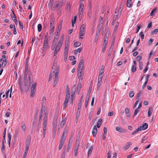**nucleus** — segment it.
Here are the masks:
<instances>
[{
  "label": "nucleus",
  "mask_w": 158,
  "mask_h": 158,
  "mask_svg": "<svg viewBox=\"0 0 158 158\" xmlns=\"http://www.w3.org/2000/svg\"><path fill=\"white\" fill-rule=\"evenodd\" d=\"M63 4V2H59L56 4V8L58 7L59 8H60L62 6Z\"/></svg>",
  "instance_id": "bb28decb"
},
{
  "label": "nucleus",
  "mask_w": 158,
  "mask_h": 158,
  "mask_svg": "<svg viewBox=\"0 0 158 158\" xmlns=\"http://www.w3.org/2000/svg\"><path fill=\"white\" fill-rule=\"evenodd\" d=\"M104 66L102 65L101 67V70L99 72V76L98 79V88H99L101 85L102 78L103 77V73H104Z\"/></svg>",
  "instance_id": "f03ea898"
},
{
  "label": "nucleus",
  "mask_w": 158,
  "mask_h": 158,
  "mask_svg": "<svg viewBox=\"0 0 158 158\" xmlns=\"http://www.w3.org/2000/svg\"><path fill=\"white\" fill-rule=\"evenodd\" d=\"M84 60L82 59L80 61L79 65L77 71L82 72V69L84 67Z\"/></svg>",
  "instance_id": "6e6552de"
},
{
  "label": "nucleus",
  "mask_w": 158,
  "mask_h": 158,
  "mask_svg": "<svg viewBox=\"0 0 158 158\" xmlns=\"http://www.w3.org/2000/svg\"><path fill=\"white\" fill-rule=\"evenodd\" d=\"M65 139V136L62 135L60 143H64Z\"/></svg>",
  "instance_id": "7c9ffc66"
},
{
  "label": "nucleus",
  "mask_w": 158,
  "mask_h": 158,
  "mask_svg": "<svg viewBox=\"0 0 158 158\" xmlns=\"http://www.w3.org/2000/svg\"><path fill=\"white\" fill-rule=\"evenodd\" d=\"M153 40H154L153 39H152V38L150 39L148 41V44L149 45H150L152 43V42H153Z\"/></svg>",
  "instance_id": "bf43d9fd"
},
{
  "label": "nucleus",
  "mask_w": 158,
  "mask_h": 158,
  "mask_svg": "<svg viewBox=\"0 0 158 158\" xmlns=\"http://www.w3.org/2000/svg\"><path fill=\"white\" fill-rule=\"evenodd\" d=\"M106 45H103V48L102 49V52H104L106 50Z\"/></svg>",
  "instance_id": "603ef678"
},
{
  "label": "nucleus",
  "mask_w": 158,
  "mask_h": 158,
  "mask_svg": "<svg viewBox=\"0 0 158 158\" xmlns=\"http://www.w3.org/2000/svg\"><path fill=\"white\" fill-rule=\"evenodd\" d=\"M79 145L80 141L77 139L75 143V148L74 150V156L76 157L77 156V155Z\"/></svg>",
  "instance_id": "20e7f679"
},
{
  "label": "nucleus",
  "mask_w": 158,
  "mask_h": 158,
  "mask_svg": "<svg viewBox=\"0 0 158 158\" xmlns=\"http://www.w3.org/2000/svg\"><path fill=\"white\" fill-rule=\"evenodd\" d=\"M139 35L141 36V40H142L143 39L144 37V34H143V32H141L139 33Z\"/></svg>",
  "instance_id": "49530a36"
},
{
  "label": "nucleus",
  "mask_w": 158,
  "mask_h": 158,
  "mask_svg": "<svg viewBox=\"0 0 158 158\" xmlns=\"http://www.w3.org/2000/svg\"><path fill=\"white\" fill-rule=\"evenodd\" d=\"M24 85L25 86H27L28 87L30 86V84L29 83H28V81H24Z\"/></svg>",
  "instance_id": "5fc2aeb1"
},
{
  "label": "nucleus",
  "mask_w": 158,
  "mask_h": 158,
  "mask_svg": "<svg viewBox=\"0 0 158 158\" xmlns=\"http://www.w3.org/2000/svg\"><path fill=\"white\" fill-rule=\"evenodd\" d=\"M19 25L20 26V27L21 29L23 30V23L20 21H19Z\"/></svg>",
  "instance_id": "37998d69"
},
{
  "label": "nucleus",
  "mask_w": 158,
  "mask_h": 158,
  "mask_svg": "<svg viewBox=\"0 0 158 158\" xmlns=\"http://www.w3.org/2000/svg\"><path fill=\"white\" fill-rule=\"evenodd\" d=\"M141 27V25L139 24L137 25V28L136 30V33H137L139 31Z\"/></svg>",
  "instance_id": "864d4df0"
},
{
  "label": "nucleus",
  "mask_w": 158,
  "mask_h": 158,
  "mask_svg": "<svg viewBox=\"0 0 158 158\" xmlns=\"http://www.w3.org/2000/svg\"><path fill=\"white\" fill-rule=\"evenodd\" d=\"M64 35H62L61 36L60 39L58 42H60L61 43H63V41L64 40Z\"/></svg>",
  "instance_id": "4d7b16f0"
},
{
  "label": "nucleus",
  "mask_w": 158,
  "mask_h": 158,
  "mask_svg": "<svg viewBox=\"0 0 158 158\" xmlns=\"http://www.w3.org/2000/svg\"><path fill=\"white\" fill-rule=\"evenodd\" d=\"M68 101H69L68 100H65L63 104V108H64L67 106Z\"/></svg>",
  "instance_id": "c9c22d12"
},
{
  "label": "nucleus",
  "mask_w": 158,
  "mask_h": 158,
  "mask_svg": "<svg viewBox=\"0 0 158 158\" xmlns=\"http://www.w3.org/2000/svg\"><path fill=\"white\" fill-rule=\"evenodd\" d=\"M102 123V119L101 118L99 119L97 123V127L98 128H99Z\"/></svg>",
  "instance_id": "393cba45"
},
{
  "label": "nucleus",
  "mask_w": 158,
  "mask_h": 158,
  "mask_svg": "<svg viewBox=\"0 0 158 158\" xmlns=\"http://www.w3.org/2000/svg\"><path fill=\"white\" fill-rule=\"evenodd\" d=\"M134 95V93L133 91H131L129 94V96L131 98H132Z\"/></svg>",
  "instance_id": "8fccbe9b"
},
{
  "label": "nucleus",
  "mask_w": 158,
  "mask_h": 158,
  "mask_svg": "<svg viewBox=\"0 0 158 158\" xmlns=\"http://www.w3.org/2000/svg\"><path fill=\"white\" fill-rule=\"evenodd\" d=\"M141 127H139L138 128H137L132 133L131 135H133L136 133H137V132H138L139 131H141Z\"/></svg>",
  "instance_id": "4be33fe9"
},
{
  "label": "nucleus",
  "mask_w": 158,
  "mask_h": 158,
  "mask_svg": "<svg viewBox=\"0 0 158 158\" xmlns=\"http://www.w3.org/2000/svg\"><path fill=\"white\" fill-rule=\"evenodd\" d=\"M67 129L65 127L64 129V132H63V134L62 135H63L65 136V135L67 133Z\"/></svg>",
  "instance_id": "680f3d73"
},
{
  "label": "nucleus",
  "mask_w": 158,
  "mask_h": 158,
  "mask_svg": "<svg viewBox=\"0 0 158 158\" xmlns=\"http://www.w3.org/2000/svg\"><path fill=\"white\" fill-rule=\"evenodd\" d=\"M81 82H79L77 85V90L76 93L77 94H78L80 93V91L81 90Z\"/></svg>",
  "instance_id": "dca6fc26"
},
{
  "label": "nucleus",
  "mask_w": 158,
  "mask_h": 158,
  "mask_svg": "<svg viewBox=\"0 0 158 158\" xmlns=\"http://www.w3.org/2000/svg\"><path fill=\"white\" fill-rule=\"evenodd\" d=\"M102 21H99V24L98 26V31H101L102 27Z\"/></svg>",
  "instance_id": "aec40b11"
},
{
  "label": "nucleus",
  "mask_w": 158,
  "mask_h": 158,
  "mask_svg": "<svg viewBox=\"0 0 158 158\" xmlns=\"http://www.w3.org/2000/svg\"><path fill=\"white\" fill-rule=\"evenodd\" d=\"M63 43H61L60 42H58L57 44H56V47L54 51V56H55L58 52L60 50V48L62 47V45Z\"/></svg>",
  "instance_id": "423d86ee"
},
{
  "label": "nucleus",
  "mask_w": 158,
  "mask_h": 158,
  "mask_svg": "<svg viewBox=\"0 0 158 158\" xmlns=\"http://www.w3.org/2000/svg\"><path fill=\"white\" fill-rule=\"evenodd\" d=\"M147 139V136H145L144 137H143L142 139V140H141V142L142 143H143L144 142L145 140H146V139Z\"/></svg>",
  "instance_id": "e2e57ef3"
},
{
  "label": "nucleus",
  "mask_w": 158,
  "mask_h": 158,
  "mask_svg": "<svg viewBox=\"0 0 158 158\" xmlns=\"http://www.w3.org/2000/svg\"><path fill=\"white\" fill-rule=\"evenodd\" d=\"M152 108L151 107H149L148 111V116L149 117L152 113Z\"/></svg>",
  "instance_id": "a878e982"
},
{
  "label": "nucleus",
  "mask_w": 158,
  "mask_h": 158,
  "mask_svg": "<svg viewBox=\"0 0 158 158\" xmlns=\"http://www.w3.org/2000/svg\"><path fill=\"white\" fill-rule=\"evenodd\" d=\"M77 17L76 16H75L74 17V19L73 21H72V26H73L74 24L76 22V20L77 19Z\"/></svg>",
  "instance_id": "09e8293b"
},
{
  "label": "nucleus",
  "mask_w": 158,
  "mask_h": 158,
  "mask_svg": "<svg viewBox=\"0 0 158 158\" xmlns=\"http://www.w3.org/2000/svg\"><path fill=\"white\" fill-rule=\"evenodd\" d=\"M8 141H10L11 138V135L10 133L8 134Z\"/></svg>",
  "instance_id": "0e129e2a"
},
{
  "label": "nucleus",
  "mask_w": 158,
  "mask_h": 158,
  "mask_svg": "<svg viewBox=\"0 0 158 158\" xmlns=\"http://www.w3.org/2000/svg\"><path fill=\"white\" fill-rule=\"evenodd\" d=\"M107 158H111V152L109 151L107 154Z\"/></svg>",
  "instance_id": "052dcab7"
},
{
  "label": "nucleus",
  "mask_w": 158,
  "mask_h": 158,
  "mask_svg": "<svg viewBox=\"0 0 158 158\" xmlns=\"http://www.w3.org/2000/svg\"><path fill=\"white\" fill-rule=\"evenodd\" d=\"M6 128L3 131V139H4V141H5V137L6 135Z\"/></svg>",
  "instance_id": "c03bdc74"
},
{
  "label": "nucleus",
  "mask_w": 158,
  "mask_h": 158,
  "mask_svg": "<svg viewBox=\"0 0 158 158\" xmlns=\"http://www.w3.org/2000/svg\"><path fill=\"white\" fill-rule=\"evenodd\" d=\"M71 145H72V143H69V144L68 145L67 148V149L66 150L67 152H69V150L71 148Z\"/></svg>",
  "instance_id": "58836bf2"
},
{
  "label": "nucleus",
  "mask_w": 158,
  "mask_h": 158,
  "mask_svg": "<svg viewBox=\"0 0 158 158\" xmlns=\"http://www.w3.org/2000/svg\"><path fill=\"white\" fill-rule=\"evenodd\" d=\"M30 143H31L30 139L28 137H27V139L26 144L30 145Z\"/></svg>",
  "instance_id": "4c0bfd02"
},
{
  "label": "nucleus",
  "mask_w": 158,
  "mask_h": 158,
  "mask_svg": "<svg viewBox=\"0 0 158 158\" xmlns=\"http://www.w3.org/2000/svg\"><path fill=\"white\" fill-rule=\"evenodd\" d=\"M69 38H67L66 39L65 43V52L64 53L68 51L69 48Z\"/></svg>",
  "instance_id": "0eeeda50"
},
{
  "label": "nucleus",
  "mask_w": 158,
  "mask_h": 158,
  "mask_svg": "<svg viewBox=\"0 0 158 158\" xmlns=\"http://www.w3.org/2000/svg\"><path fill=\"white\" fill-rule=\"evenodd\" d=\"M100 31H97L96 32V36L95 38V42L97 41H98V38L99 35L100 34Z\"/></svg>",
  "instance_id": "5701e85b"
},
{
  "label": "nucleus",
  "mask_w": 158,
  "mask_h": 158,
  "mask_svg": "<svg viewBox=\"0 0 158 158\" xmlns=\"http://www.w3.org/2000/svg\"><path fill=\"white\" fill-rule=\"evenodd\" d=\"M46 98L45 97H43L42 101V109L43 108V107H45V105H46Z\"/></svg>",
  "instance_id": "a211bd4d"
},
{
  "label": "nucleus",
  "mask_w": 158,
  "mask_h": 158,
  "mask_svg": "<svg viewBox=\"0 0 158 158\" xmlns=\"http://www.w3.org/2000/svg\"><path fill=\"white\" fill-rule=\"evenodd\" d=\"M60 66L57 64V60L56 59L53 62L52 66L50 73L49 80L52 79V77H54L53 87H55L59 81L58 74L59 72Z\"/></svg>",
  "instance_id": "f257e3e1"
},
{
  "label": "nucleus",
  "mask_w": 158,
  "mask_h": 158,
  "mask_svg": "<svg viewBox=\"0 0 158 158\" xmlns=\"http://www.w3.org/2000/svg\"><path fill=\"white\" fill-rule=\"evenodd\" d=\"M89 97H90V93L88 92L87 94V96L86 97V101H85V108L87 107V106L88 104V102H89Z\"/></svg>",
  "instance_id": "4468645a"
},
{
  "label": "nucleus",
  "mask_w": 158,
  "mask_h": 158,
  "mask_svg": "<svg viewBox=\"0 0 158 158\" xmlns=\"http://www.w3.org/2000/svg\"><path fill=\"white\" fill-rule=\"evenodd\" d=\"M141 127V131L142 130H144L146 129L148 127V124L146 123H143L142 126H139Z\"/></svg>",
  "instance_id": "6ab92c4d"
},
{
  "label": "nucleus",
  "mask_w": 158,
  "mask_h": 158,
  "mask_svg": "<svg viewBox=\"0 0 158 158\" xmlns=\"http://www.w3.org/2000/svg\"><path fill=\"white\" fill-rule=\"evenodd\" d=\"M108 39H105L103 44L106 45L108 42Z\"/></svg>",
  "instance_id": "69168bd1"
},
{
  "label": "nucleus",
  "mask_w": 158,
  "mask_h": 158,
  "mask_svg": "<svg viewBox=\"0 0 158 158\" xmlns=\"http://www.w3.org/2000/svg\"><path fill=\"white\" fill-rule=\"evenodd\" d=\"M7 63V61L6 59L4 60L2 63V67H5Z\"/></svg>",
  "instance_id": "e433bc0d"
},
{
  "label": "nucleus",
  "mask_w": 158,
  "mask_h": 158,
  "mask_svg": "<svg viewBox=\"0 0 158 158\" xmlns=\"http://www.w3.org/2000/svg\"><path fill=\"white\" fill-rule=\"evenodd\" d=\"M81 44V43L80 42H77L74 44V47H77L80 46Z\"/></svg>",
  "instance_id": "f704fd0d"
},
{
  "label": "nucleus",
  "mask_w": 158,
  "mask_h": 158,
  "mask_svg": "<svg viewBox=\"0 0 158 158\" xmlns=\"http://www.w3.org/2000/svg\"><path fill=\"white\" fill-rule=\"evenodd\" d=\"M69 58L70 60H73L75 59V57L74 56H69Z\"/></svg>",
  "instance_id": "338daca9"
},
{
  "label": "nucleus",
  "mask_w": 158,
  "mask_h": 158,
  "mask_svg": "<svg viewBox=\"0 0 158 158\" xmlns=\"http://www.w3.org/2000/svg\"><path fill=\"white\" fill-rule=\"evenodd\" d=\"M35 90H31V93L30 94V96L31 97H33L35 95Z\"/></svg>",
  "instance_id": "79ce46f5"
},
{
  "label": "nucleus",
  "mask_w": 158,
  "mask_h": 158,
  "mask_svg": "<svg viewBox=\"0 0 158 158\" xmlns=\"http://www.w3.org/2000/svg\"><path fill=\"white\" fill-rule=\"evenodd\" d=\"M82 50V48H78L77 50H76L74 51V53L75 54H77L78 52L80 53L81 52V51Z\"/></svg>",
  "instance_id": "2f4dec72"
},
{
  "label": "nucleus",
  "mask_w": 158,
  "mask_h": 158,
  "mask_svg": "<svg viewBox=\"0 0 158 158\" xmlns=\"http://www.w3.org/2000/svg\"><path fill=\"white\" fill-rule=\"evenodd\" d=\"M55 19L54 18L51 17L50 19V22L54 23Z\"/></svg>",
  "instance_id": "774afa93"
},
{
  "label": "nucleus",
  "mask_w": 158,
  "mask_h": 158,
  "mask_svg": "<svg viewBox=\"0 0 158 158\" xmlns=\"http://www.w3.org/2000/svg\"><path fill=\"white\" fill-rule=\"evenodd\" d=\"M131 70L132 72L133 73L135 72L136 70V63L135 61L133 62V64L132 66Z\"/></svg>",
  "instance_id": "f8f14e48"
},
{
  "label": "nucleus",
  "mask_w": 158,
  "mask_h": 158,
  "mask_svg": "<svg viewBox=\"0 0 158 158\" xmlns=\"http://www.w3.org/2000/svg\"><path fill=\"white\" fill-rule=\"evenodd\" d=\"M143 64L142 62H139V67L140 70H142L143 69Z\"/></svg>",
  "instance_id": "de8ad7c7"
},
{
  "label": "nucleus",
  "mask_w": 158,
  "mask_h": 158,
  "mask_svg": "<svg viewBox=\"0 0 158 158\" xmlns=\"http://www.w3.org/2000/svg\"><path fill=\"white\" fill-rule=\"evenodd\" d=\"M28 78L29 80V83H30V84H31V83H32L33 82V79L31 78L30 76H28Z\"/></svg>",
  "instance_id": "13d9d810"
},
{
  "label": "nucleus",
  "mask_w": 158,
  "mask_h": 158,
  "mask_svg": "<svg viewBox=\"0 0 158 158\" xmlns=\"http://www.w3.org/2000/svg\"><path fill=\"white\" fill-rule=\"evenodd\" d=\"M97 133V129L96 128V125H95L94 127V128L93 130L92 133L94 137L96 136V135Z\"/></svg>",
  "instance_id": "2eb2a0df"
},
{
  "label": "nucleus",
  "mask_w": 158,
  "mask_h": 158,
  "mask_svg": "<svg viewBox=\"0 0 158 158\" xmlns=\"http://www.w3.org/2000/svg\"><path fill=\"white\" fill-rule=\"evenodd\" d=\"M36 83L34 82L32 85L31 87V90H35Z\"/></svg>",
  "instance_id": "c756f323"
},
{
  "label": "nucleus",
  "mask_w": 158,
  "mask_h": 158,
  "mask_svg": "<svg viewBox=\"0 0 158 158\" xmlns=\"http://www.w3.org/2000/svg\"><path fill=\"white\" fill-rule=\"evenodd\" d=\"M127 6L129 8L131 7V0H127Z\"/></svg>",
  "instance_id": "b1692460"
},
{
  "label": "nucleus",
  "mask_w": 158,
  "mask_h": 158,
  "mask_svg": "<svg viewBox=\"0 0 158 158\" xmlns=\"http://www.w3.org/2000/svg\"><path fill=\"white\" fill-rule=\"evenodd\" d=\"M51 29H50V31L51 32L50 33V34L52 33V34L53 33L54 31V29H55V26L54 25H53V26H52V27H50Z\"/></svg>",
  "instance_id": "a18cd8bd"
},
{
  "label": "nucleus",
  "mask_w": 158,
  "mask_h": 158,
  "mask_svg": "<svg viewBox=\"0 0 158 158\" xmlns=\"http://www.w3.org/2000/svg\"><path fill=\"white\" fill-rule=\"evenodd\" d=\"M85 26L84 24L82 25L80 29V31L79 33V38L80 39H83V36L85 33Z\"/></svg>",
  "instance_id": "7ed1b4c3"
},
{
  "label": "nucleus",
  "mask_w": 158,
  "mask_h": 158,
  "mask_svg": "<svg viewBox=\"0 0 158 158\" xmlns=\"http://www.w3.org/2000/svg\"><path fill=\"white\" fill-rule=\"evenodd\" d=\"M142 58V57L141 56H138L136 58V60L137 61H138L139 62H140V60Z\"/></svg>",
  "instance_id": "6e6d98bb"
},
{
  "label": "nucleus",
  "mask_w": 158,
  "mask_h": 158,
  "mask_svg": "<svg viewBox=\"0 0 158 158\" xmlns=\"http://www.w3.org/2000/svg\"><path fill=\"white\" fill-rule=\"evenodd\" d=\"M156 11L157 8L153 9L151 12L150 15L151 16L154 15L156 13Z\"/></svg>",
  "instance_id": "412c9836"
},
{
  "label": "nucleus",
  "mask_w": 158,
  "mask_h": 158,
  "mask_svg": "<svg viewBox=\"0 0 158 158\" xmlns=\"http://www.w3.org/2000/svg\"><path fill=\"white\" fill-rule=\"evenodd\" d=\"M84 73L82 72L77 71L78 78L79 79V82H81L83 79Z\"/></svg>",
  "instance_id": "1a4fd4ad"
},
{
  "label": "nucleus",
  "mask_w": 158,
  "mask_h": 158,
  "mask_svg": "<svg viewBox=\"0 0 158 158\" xmlns=\"http://www.w3.org/2000/svg\"><path fill=\"white\" fill-rule=\"evenodd\" d=\"M19 131L18 129H17L15 130V133L14 135V137L15 138H16L18 135Z\"/></svg>",
  "instance_id": "cd10ccee"
},
{
  "label": "nucleus",
  "mask_w": 158,
  "mask_h": 158,
  "mask_svg": "<svg viewBox=\"0 0 158 158\" xmlns=\"http://www.w3.org/2000/svg\"><path fill=\"white\" fill-rule=\"evenodd\" d=\"M53 2V1L52 0H50L49 3L48 5V7L49 8L52 7V3Z\"/></svg>",
  "instance_id": "ea45409f"
},
{
  "label": "nucleus",
  "mask_w": 158,
  "mask_h": 158,
  "mask_svg": "<svg viewBox=\"0 0 158 158\" xmlns=\"http://www.w3.org/2000/svg\"><path fill=\"white\" fill-rule=\"evenodd\" d=\"M48 41L46 40H44V44L43 48V53L46 50L48 47Z\"/></svg>",
  "instance_id": "9d476101"
},
{
  "label": "nucleus",
  "mask_w": 158,
  "mask_h": 158,
  "mask_svg": "<svg viewBox=\"0 0 158 158\" xmlns=\"http://www.w3.org/2000/svg\"><path fill=\"white\" fill-rule=\"evenodd\" d=\"M12 92V87L10 89H8L7 90H6V98H7L8 97V95L9 93H10L9 94V97L11 98V93Z\"/></svg>",
  "instance_id": "9b49d317"
},
{
  "label": "nucleus",
  "mask_w": 158,
  "mask_h": 158,
  "mask_svg": "<svg viewBox=\"0 0 158 158\" xmlns=\"http://www.w3.org/2000/svg\"><path fill=\"white\" fill-rule=\"evenodd\" d=\"M37 28L38 31L39 32L40 31L42 30V28L41 25L40 24H38L37 26Z\"/></svg>",
  "instance_id": "a19ab883"
},
{
  "label": "nucleus",
  "mask_w": 158,
  "mask_h": 158,
  "mask_svg": "<svg viewBox=\"0 0 158 158\" xmlns=\"http://www.w3.org/2000/svg\"><path fill=\"white\" fill-rule=\"evenodd\" d=\"M137 109H136L135 110L134 113L133 114V117L135 116L139 112V110H138Z\"/></svg>",
  "instance_id": "3c124183"
},
{
  "label": "nucleus",
  "mask_w": 158,
  "mask_h": 158,
  "mask_svg": "<svg viewBox=\"0 0 158 158\" xmlns=\"http://www.w3.org/2000/svg\"><path fill=\"white\" fill-rule=\"evenodd\" d=\"M93 147L92 146H91L89 148L88 152V155L89 156V154H91L93 149Z\"/></svg>",
  "instance_id": "c85d7f7f"
},
{
  "label": "nucleus",
  "mask_w": 158,
  "mask_h": 158,
  "mask_svg": "<svg viewBox=\"0 0 158 158\" xmlns=\"http://www.w3.org/2000/svg\"><path fill=\"white\" fill-rule=\"evenodd\" d=\"M11 11L12 12V15H11V18L13 20H15V19H16V17L15 15L14 11H13L12 10H11Z\"/></svg>",
  "instance_id": "473e14b6"
},
{
  "label": "nucleus",
  "mask_w": 158,
  "mask_h": 158,
  "mask_svg": "<svg viewBox=\"0 0 158 158\" xmlns=\"http://www.w3.org/2000/svg\"><path fill=\"white\" fill-rule=\"evenodd\" d=\"M132 144V143L131 142H128L127 143V144L124 146L123 148L125 150L128 149Z\"/></svg>",
  "instance_id": "f3484780"
},
{
  "label": "nucleus",
  "mask_w": 158,
  "mask_h": 158,
  "mask_svg": "<svg viewBox=\"0 0 158 158\" xmlns=\"http://www.w3.org/2000/svg\"><path fill=\"white\" fill-rule=\"evenodd\" d=\"M116 130L117 131L121 133H123L125 132V130L118 126L116 127Z\"/></svg>",
  "instance_id": "ddd939ff"
},
{
  "label": "nucleus",
  "mask_w": 158,
  "mask_h": 158,
  "mask_svg": "<svg viewBox=\"0 0 158 158\" xmlns=\"http://www.w3.org/2000/svg\"><path fill=\"white\" fill-rule=\"evenodd\" d=\"M84 5L82 2H80L79 8V18H81L82 17V15L83 14L84 11Z\"/></svg>",
  "instance_id": "39448f33"
},
{
  "label": "nucleus",
  "mask_w": 158,
  "mask_h": 158,
  "mask_svg": "<svg viewBox=\"0 0 158 158\" xmlns=\"http://www.w3.org/2000/svg\"><path fill=\"white\" fill-rule=\"evenodd\" d=\"M53 125H54V127H53V130H54V132L55 135L56 134V127H57V123H56V122L55 123H53Z\"/></svg>",
  "instance_id": "72a5a7b5"
}]
</instances>
